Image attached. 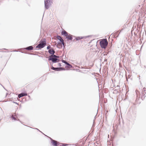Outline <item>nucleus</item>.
<instances>
[{
  "label": "nucleus",
  "instance_id": "obj_1",
  "mask_svg": "<svg viewBox=\"0 0 146 146\" xmlns=\"http://www.w3.org/2000/svg\"><path fill=\"white\" fill-rule=\"evenodd\" d=\"M61 35L65 36V39H67V41L72 40L73 39L72 35L68 33L64 30L62 31L61 33Z\"/></svg>",
  "mask_w": 146,
  "mask_h": 146
},
{
  "label": "nucleus",
  "instance_id": "obj_2",
  "mask_svg": "<svg viewBox=\"0 0 146 146\" xmlns=\"http://www.w3.org/2000/svg\"><path fill=\"white\" fill-rule=\"evenodd\" d=\"M46 41L45 38L41 39L39 42V44L36 46V48L41 49L43 48L46 45Z\"/></svg>",
  "mask_w": 146,
  "mask_h": 146
},
{
  "label": "nucleus",
  "instance_id": "obj_3",
  "mask_svg": "<svg viewBox=\"0 0 146 146\" xmlns=\"http://www.w3.org/2000/svg\"><path fill=\"white\" fill-rule=\"evenodd\" d=\"M108 44L106 38L103 39L100 42V46L102 48L106 49Z\"/></svg>",
  "mask_w": 146,
  "mask_h": 146
},
{
  "label": "nucleus",
  "instance_id": "obj_4",
  "mask_svg": "<svg viewBox=\"0 0 146 146\" xmlns=\"http://www.w3.org/2000/svg\"><path fill=\"white\" fill-rule=\"evenodd\" d=\"M49 61H51L53 63H55L59 61L60 60L58 58H56L53 57V55H50L48 57Z\"/></svg>",
  "mask_w": 146,
  "mask_h": 146
},
{
  "label": "nucleus",
  "instance_id": "obj_5",
  "mask_svg": "<svg viewBox=\"0 0 146 146\" xmlns=\"http://www.w3.org/2000/svg\"><path fill=\"white\" fill-rule=\"evenodd\" d=\"M44 7L45 8L48 9L49 8L52 3L47 1V0H45L44 1Z\"/></svg>",
  "mask_w": 146,
  "mask_h": 146
},
{
  "label": "nucleus",
  "instance_id": "obj_6",
  "mask_svg": "<svg viewBox=\"0 0 146 146\" xmlns=\"http://www.w3.org/2000/svg\"><path fill=\"white\" fill-rule=\"evenodd\" d=\"M139 99L137 100V99H136V104H135V103H133L131 107L130 108V109H131V110H133L134 109H135L136 108V104H139L140 103V102H138V100Z\"/></svg>",
  "mask_w": 146,
  "mask_h": 146
},
{
  "label": "nucleus",
  "instance_id": "obj_7",
  "mask_svg": "<svg viewBox=\"0 0 146 146\" xmlns=\"http://www.w3.org/2000/svg\"><path fill=\"white\" fill-rule=\"evenodd\" d=\"M146 90V88H144L143 89V91H142V94H141V99L142 100H143L145 98L146 96L145 95V94H143L145 93H146V92H145V91Z\"/></svg>",
  "mask_w": 146,
  "mask_h": 146
},
{
  "label": "nucleus",
  "instance_id": "obj_8",
  "mask_svg": "<svg viewBox=\"0 0 146 146\" xmlns=\"http://www.w3.org/2000/svg\"><path fill=\"white\" fill-rule=\"evenodd\" d=\"M51 143L53 145V146H57L58 145H59V143L57 142L54 140L51 139Z\"/></svg>",
  "mask_w": 146,
  "mask_h": 146
},
{
  "label": "nucleus",
  "instance_id": "obj_9",
  "mask_svg": "<svg viewBox=\"0 0 146 146\" xmlns=\"http://www.w3.org/2000/svg\"><path fill=\"white\" fill-rule=\"evenodd\" d=\"M48 52L50 54H51L50 55L52 56L53 55H54V54L55 53V51L52 48H51V49H49L48 50Z\"/></svg>",
  "mask_w": 146,
  "mask_h": 146
},
{
  "label": "nucleus",
  "instance_id": "obj_10",
  "mask_svg": "<svg viewBox=\"0 0 146 146\" xmlns=\"http://www.w3.org/2000/svg\"><path fill=\"white\" fill-rule=\"evenodd\" d=\"M65 70V69L63 67H55L54 70L55 71H59Z\"/></svg>",
  "mask_w": 146,
  "mask_h": 146
},
{
  "label": "nucleus",
  "instance_id": "obj_11",
  "mask_svg": "<svg viewBox=\"0 0 146 146\" xmlns=\"http://www.w3.org/2000/svg\"><path fill=\"white\" fill-rule=\"evenodd\" d=\"M33 47L32 46H29L28 47H27L26 48H23V50H33Z\"/></svg>",
  "mask_w": 146,
  "mask_h": 146
},
{
  "label": "nucleus",
  "instance_id": "obj_12",
  "mask_svg": "<svg viewBox=\"0 0 146 146\" xmlns=\"http://www.w3.org/2000/svg\"><path fill=\"white\" fill-rule=\"evenodd\" d=\"M27 96V94L26 92H22L18 95V97L19 98L25 96Z\"/></svg>",
  "mask_w": 146,
  "mask_h": 146
},
{
  "label": "nucleus",
  "instance_id": "obj_13",
  "mask_svg": "<svg viewBox=\"0 0 146 146\" xmlns=\"http://www.w3.org/2000/svg\"><path fill=\"white\" fill-rule=\"evenodd\" d=\"M61 44V42L60 41H58L57 42V45H56V47L59 49H61L62 48V45Z\"/></svg>",
  "mask_w": 146,
  "mask_h": 146
},
{
  "label": "nucleus",
  "instance_id": "obj_14",
  "mask_svg": "<svg viewBox=\"0 0 146 146\" xmlns=\"http://www.w3.org/2000/svg\"><path fill=\"white\" fill-rule=\"evenodd\" d=\"M89 37V36H77L76 37L75 39L76 40H80L81 39H83L84 38H86V37Z\"/></svg>",
  "mask_w": 146,
  "mask_h": 146
},
{
  "label": "nucleus",
  "instance_id": "obj_15",
  "mask_svg": "<svg viewBox=\"0 0 146 146\" xmlns=\"http://www.w3.org/2000/svg\"><path fill=\"white\" fill-rule=\"evenodd\" d=\"M16 115L15 113L11 115V117L12 119V120H16V117H15Z\"/></svg>",
  "mask_w": 146,
  "mask_h": 146
},
{
  "label": "nucleus",
  "instance_id": "obj_16",
  "mask_svg": "<svg viewBox=\"0 0 146 146\" xmlns=\"http://www.w3.org/2000/svg\"><path fill=\"white\" fill-rule=\"evenodd\" d=\"M57 38L61 42L63 39L62 38V37L59 35H57Z\"/></svg>",
  "mask_w": 146,
  "mask_h": 146
},
{
  "label": "nucleus",
  "instance_id": "obj_17",
  "mask_svg": "<svg viewBox=\"0 0 146 146\" xmlns=\"http://www.w3.org/2000/svg\"><path fill=\"white\" fill-rule=\"evenodd\" d=\"M72 67V66L68 63L67 62V63L66 64V68H71Z\"/></svg>",
  "mask_w": 146,
  "mask_h": 146
},
{
  "label": "nucleus",
  "instance_id": "obj_18",
  "mask_svg": "<svg viewBox=\"0 0 146 146\" xmlns=\"http://www.w3.org/2000/svg\"><path fill=\"white\" fill-rule=\"evenodd\" d=\"M61 42V44H62V45L63 46V47H64V48L65 47V43L64 42V40H62Z\"/></svg>",
  "mask_w": 146,
  "mask_h": 146
},
{
  "label": "nucleus",
  "instance_id": "obj_19",
  "mask_svg": "<svg viewBox=\"0 0 146 146\" xmlns=\"http://www.w3.org/2000/svg\"><path fill=\"white\" fill-rule=\"evenodd\" d=\"M51 46L50 45H48L47 46L46 48L47 50H49L50 48L51 49Z\"/></svg>",
  "mask_w": 146,
  "mask_h": 146
},
{
  "label": "nucleus",
  "instance_id": "obj_20",
  "mask_svg": "<svg viewBox=\"0 0 146 146\" xmlns=\"http://www.w3.org/2000/svg\"><path fill=\"white\" fill-rule=\"evenodd\" d=\"M53 56L54 57V58H59V56H56V55L54 54V55H53Z\"/></svg>",
  "mask_w": 146,
  "mask_h": 146
},
{
  "label": "nucleus",
  "instance_id": "obj_21",
  "mask_svg": "<svg viewBox=\"0 0 146 146\" xmlns=\"http://www.w3.org/2000/svg\"><path fill=\"white\" fill-rule=\"evenodd\" d=\"M61 145H60V146H65L66 145H68L67 144H64V143H61Z\"/></svg>",
  "mask_w": 146,
  "mask_h": 146
},
{
  "label": "nucleus",
  "instance_id": "obj_22",
  "mask_svg": "<svg viewBox=\"0 0 146 146\" xmlns=\"http://www.w3.org/2000/svg\"><path fill=\"white\" fill-rule=\"evenodd\" d=\"M62 62L63 63H64L65 64H66L67 62L66 60H62Z\"/></svg>",
  "mask_w": 146,
  "mask_h": 146
},
{
  "label": "nucleus",
  "instance_id": "obj_23",
  "mask_svg": "<svg viewBox=\"0 0 146 146\" xmlns=\"http://www.w3.org/2000/svg\"><path fill=\"white\" fill-rule=\"evenodd\" d=\"M54 68H55V67H54L52 65L51 66V67H50V68H51V69H52V70H54Z\"/></svg>",
  "mask_w": 146,
  "mask_h": 146
},
{
  "label": "nucleus",
  "instance_id": "obj_24",
  "mask_svg": "<svg viewBox=\"0 0 146 146\" xmlns=\"http://www.w3.org/2000/svg\"><path fill=\"white\" fill-rule=\"evenodd\" d=\"M1 52H10V51H9V50H7V51H1Z\"/></svg>",
  "mask_w": 146,
  "mask_h": 146
},
{
  "label": "nucleus",
  "instance_id": "obj_25",
  "mask_svg": "<svg viewBox=\"0 0 146 146\" xmlns=\"http://www.w3.org/2000/svg\"><path fill=\"white\" fill-rule=\"evenodd\" d=\"M58 65L59 67H61V64L60 63H58Z\"/></svg>",
  "mask_w": 146,
  "mask_h": 146
},
{
  "label": "nucleus",
  "instance_id": "obj_26",
  "mask_svg": "<svg viewBox=\"0 0 146 146\" xmlns=\"http://www.w3.org/2000/svg\"><path fill=\"white\" fill-rule=\"evenodd\" d=\"M12 51H13V52H17L18 51L15 50H13L12 51H11L10 52H12Z\"/></svg>",
  "mask_w": 146,
  "mask_h": 146
},
{
  "label": "nucleus",
  "instance_id": "obj_27",
  "mask_svg": "<svg viewBox=\"0 0 146 146\" xmlns=\"http://www.w3.org/2000/svg\"><path fill=\"white\" fill-rule=\"evenodd\" d=\"M107 59H105L104 60V61L105 62H107Z\"/></svg>",
  "mask_w": 146,
  "mask_h": 146
},
{
  "label": "nucleus",
  "instance_id": "obj_28",
  "mask_svg": "<svg viewBox=\"0 0 146 146\" xmlns=\"http://www.w3.org/2000/svg\"><path fill=\"white\" fill-rule=\"evenodd\" d=\"M35 129H37V130H38V131H39L41 133H42V132H41V131H40L39 130H38V129L37 128H35Z\"/></svg>",
  "mask_w": 146,
  "mask_h": 146
},
{
  "label": "nucleus",
  "instance_id": "obj_29",
  "mask_svg": "<svg viewBox=\"0 0 146 146\" xmlns=\"http://www.w3.org/2000/svg\"><path fill=\"white\" fill-rule=\"evenodd\" d=\"M0 85H1V86L3 87V88H4V89H5L6 90H7H7H6L5 88L3 86L1 85V84H0Z\"/></svg>",
  "mask_w": 146,
  "mask_h": 146
},
{
  "label": "nucleus",
  "instance_id": "obj_30",
  "mask_svg": "<svg viewBox=\"0 0 146 146\" xmlns=\"http://www.w3.org/2000/svg\"><path fill=\"white\" fill-rule=\"evenodd\" d=\"M13 102L15 103H16V104H18V103H16V102Z\"/></svg>",
  "mask_w": 146,
  "mask_h": 146
},
{
  "label": "nucleus",
  "instance_id": "obj_31",
  "mask_svg": "<svg viewBox=\"0 0 146 146\" xmlns=\"http://www.w3.org/2000/svg\"><path fill=\"white\" fill-rule=\"evenodd\" d=\"M114 91L115 92H116L117 90H114Z\"/></svg>",
  "mask_w": 146,
  "mask_h": 146
},
{
  "label": "nucleus",
  "instance_id": "obj_32",
  "mask_svg": "<svg viewBox=\"0 0 146 146\" xmlns=\"http://www.w3.org/2000/svg\"><path fill=\"white\" fill-rule=\"evenodd\" d=\"M21 52L22 53H24V52L23 51H21L20 52Z\"/></svg>",
  "mask_w": 146,
  "mask_h": 146
},
{
  "label": "nucleus",
  "instance_id": "obj_33",
  "mask_svg": "<svg viewBox=\"0 0 146 146\" xmlns=\"http://www.w3.org/2000/svg\"><path fill=\"white\" fill-rule=\"evenodd\" d=\"M2 50H7L6 48H3Z\"/></svg>",
  "mask_w": 146,
  "mask_h": 146
},
{
  "label": "nucleus",
  "instance_id": "obj_34",
  "mask_svg": "<svg viewBox=\"0 0 146 146\" xmlns=\"http://www.w3.org/2000/svg\"><path fill=\"white\" fill-rule=\"evenodd\" d=\"M18 121H19L20 122H21V121H20V120H19V119H18Z\"/></svg>",
  "mask_w": 146,
  "mask_h": 146
},
{
  "label": "nucleus",
  "instance_id": "obj_35",
  "mask_svg": "<svg viewBox=\"0 0 146 146\" xmlns=\"http://www.w3.org/2000/svg\"><path fill=\"white\" fill-rule=\"evenodd\" d=\"M144 67L145 68H146V66H144Z\"/></svg>",
  "mask_w": 146,
  "mask_h": 146
},
{
  "label": "nucleus",
  "instance_id": "obj_36",
  "mask_svg": "<svg viewBox=\"0 0 146 146\" xmlns=\"http://www.w3.org/2000/svg\"><path fill=\"white\" fill-rule=\"evenodd\" d=\"M104 55H107V54H104Z\"/></svg>",
  "mask_w": 146,
  "mask_h": 146
},
{
  "label": "nucleus",
  "instance_id": "obj_37",
  "mask_svg": "<svg viewBox=\"0 0 146 146\" xmlns=\"http://www.w3.org/2000/svg\"><path fill=\"white\" fill-rule=\"evenodd\" d=\"M28 97L29 98L30 97V96H28Z\"/></svg>",
  "mask_w": 146,
  "mask_h": 146
},
{
  "label": "nucleus",
  "instance_id": "obj_38",
  "mask_svg": "<svg viewBox=\"0 0 146 146\" xmlns=\"http://www.w3.org/2000/svg\"><path fill=\"white\" fill-rule=\"evenodd\" d=\"M52 72H54V71H52Z\"/></svg>",
  "mask_w": 146,
  "mask_h": 146
},
{
  "label": "nucleus",
  "instance_id": "obj_39",
  "mask_svg": "<svg viewBox=\"0 0 146 146\" xmlns=\"http://www.w3.org/2000/svg\"><path fill=\"white\" fill-rule=\"evenodd\" d=\"M115 111H116V112H117V110H116Z\"/></svg>",
  "mask_w": 146,
  "mask_h": 146
},
{
  "label": "nucleus",
  "instance_id": "obj_40",
  "mask_svg": "<svg viewBox=\"0 0 146 146\" xmlns=\"http://www.w3.org/2000/svg\"><path fill=\"white\" fill-rule=\"evenodd\" d=\"M98 110H97V112H98Z\"/></svg>",
  "mask_w": 146,
  "mask_h": 146
}]
</instances>
